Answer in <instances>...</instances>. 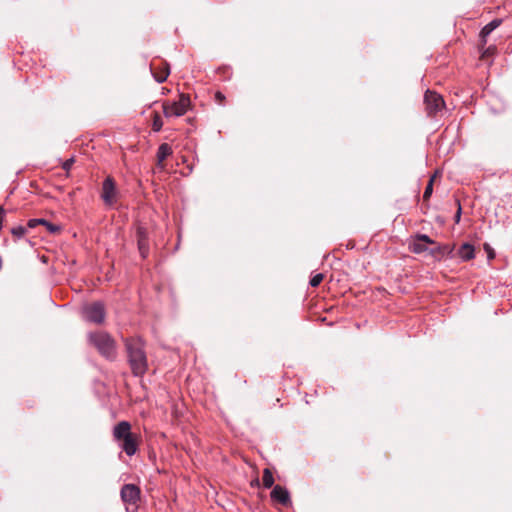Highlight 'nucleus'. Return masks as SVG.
I'll return each mask as SVG.
<instances>
[{
  "instance_id": "9d476101",
  "label": "nucleus",
  "mask_w": 512,
  "mask_h": 512,
  "mask_svg": "<svg viewBox=\"0 0 512 512\" xmlns=\"http://www.w3.org/2000/svg\"><path fill=\"white\" fill-rule=\"evenodd\" d=\"M121 498L123 502L136 505L140 498V489L134 484H126L121 489Z\"/></svg>"
},
{
  "instance_id": "f03ea898",
  "label": "nucleus",
  "mask_w": 512,
  "mask_h": 512,
  "mask_svg": "<svg viewBox=\"0 0 512 512\" xmlns=\"http://www.w3.org/2000/svg\"><path fill=\"white\" fill-rule=\"evenodd\" d=\"M112 435L119 447L128 456H132L138 451L140 436L132 432V426L128 421L117 423L113 427Z\"/></svg>"
},
{
  "instance_id": "a211bd4d",
  "label": "nucleus",
  "mask_w": 512,
  "mask_h": 512,
  "mask_svg": "<svg viewBox=\"0 0 512 512\" xmlns=\"http://www.w3.org/2000/svg\"><path fill=\"white\" fill-rule=\"evenodd\" d=\"M162 127H163V121H162L160 115L157 112H154L153 121H152V129L155 132H158L162 129Z\"/></svg>"
},
{
  "instance_id": "393cba45",
  "label": "nucleus",
  "mask_w": 512,
  "mask_h": 512,
  "mask_svg": "<svg viewBox=\"0 0 512 512\" xmlns=\"http://www.w3.org/2000/svg\"><path fill=\"white\" fill-rule=\"evenodd\" d=\"M483 248H484V251L487 253V256H495V251L494 249L491 247L490 244L488 243H484L483 244Z\"/></svg>"
},
{
  "instance_id": "f257e3e1",
  "label": "nucleus",
  "mask_w": 512,
  "mask_h": 512,
  "mask_svg": "<svg viewBox=\"0 0 512 512\" xmlns=\"http://www.w3.org/2000/svg\"><path fill=\"white\" fill-rule=\"evenodd\" d=\"M128 363L135 376H142L148 369L145 342L141 337H130L124 340Z\"/></svg>"
},
{
  "instance_id": "9b49d317",
  "label": "nucleus",
  "mask_w": 512,
  "mask_h": 512,
  "mask_svg": "<svg viewBox=\"0 0 512 512\" xmlns=\"http://www.w3.org/2000/svg\"><path fill=\"white\" fill-rule=\"evenodd\" d=\"M138 248L141 256H145L149 253V241L147 229L139 226L136 231Z\"/></svg>"
},
{
  "instance_id": "4468645a",
  "label": "nucleus",
  "mask_w": 512,
  "mask_h": 512,
  "mask_svg": "<svg viewBox=\"0 0 512 512\" xmlns=\"http://www.w3.org/2000/svg\"><path fill=\"white\" fill-rule=\"evenodd\" d=\"M502 23V19H494L491 22H489L487 25L483 27V29L480 32L481 36V49L484 48L486 44V37L496 28H498Z\"/></svg>"
},
{
  "instance_id": "5701e85b",
  "label": "nucleus",
  "mask_w": 512,
  "mask_h": 512,
  "mask_svg": "<svg viewBox=\"0 0 512 512\" xmlns=\"http://www.w3.org/2000/svg\"><path fill=\"white\" fill-rule=\"evenodd\" d=\"M214 101L218 104V105H224L225 104V101H226V97L225 95L220 92V91H217L215 92L214 94Z\"/></svg>"
},
{
  "instance_id": "b1692460",
  "label": "nucleus",
  "mask_w": 512,
  "mask_h": 512,
  "mask_svg": "<svg viewBox=\"0 0 512 512\" xmlns=\"http://www.w3.org/2000/svg\"><path fill=\"white\" fill-rule=\"evenodd\" d=\"M43 223H45V219H30L26 228H35L38 225H42Z\"/></svg>"
},
{
  "instance_id": "bb28decb",
  "label": "nucleus",
  "mask_w": 512,
  "mask_h": 512,
  "mask_svg": "<svg viewBox=\"0 0 512 512\" xmlns=\"http://www.w3.org/2000/svg\"><path fill=\"white\" fill-rule=\"evenodd\" d=\"M457 205H458V210L455 215V221L458 223L460 221V217H461V206H460V203L458 200H457Z\"/></svg>"
},
{
  "instance_id": "ddd939ff",
  "label": "nucleus",
  "mask_w": 512,
  "mask_h": 512,
  "mask_svg": "<svg viewBox=\"0 0 512 512\" xmlns=\"http://www.w3.org/2000/svg\"><path fill=\"white\" fill-rule=\"evenodd\" d=\"M172 148L169 144L167 143H162L159 148H158V151H157V167L161 170L165 169V163L164 161L166 160L167 157H169L171 154H172Z\"/></svg>"
},
{
  "instance_id": "412c9836",
  "label": "nucleus",
  "mask_w": 512,
  "mask_h": 512,
  "mask_svg": "<svg viewBox=\"0 0 512 512\" xmlns=\"http://www.w3.org/2000/svg\"><path fill=\"white\" fill-rule=\"evenodd\" d=\"M42 225H44L46 227L47 231H49L51 234H57L61 230L60 226L50 223L46 220H45V223H43Z\"/></svg>"
},
{
  "instance_id": "2eb2a0df",
  "label": "nucleus",
  "mask_w": 512,
  "mask_h": 512,
  "mask_svg": "<svg viewBox=\"0 0 512 512\" xmlns=\"http://www.w3.org/2000/svg\"><path fill=\"white\" fill-rule=\"evenodd\" d=\"M475 252L476 249L473 245L470 243H463L458 250V255L463 257L474 256Z\"/></svg>"
},
{
  "instance_id": "4be33fe9",
  "label": "nucleus",
  "mask_w": 512,
  "mask_h": 512,
  "mask_svg": "<svg viewBox=\"0 0 512 512\" xmlns=\"http://www.w3.org/2000/svg\"><path fill=\"white\" fill-rule=\"evenodd\" d=\"M324 279L323 273H318L310 279V285L312 287H318Z\"/></svg>"
},
{
  "instance_id": "a878e982",
  "label": "nucleus",
  "mask_w": 512,
  "mask_h": 512,
  "mask_svg": "<svg viewBox=\"0 0 512 512\" xmlns=\"http://www.w3.org/2000/svg\"><path fill=\"white\" fill-rule=\"evenodd\" d=\"M73 164H74V158H70L63 163L62 167L64 170L69 171Z\"/></svg>"
},
{
  "instance_id": "dca6fc26",
  "label": "nucleus",
  "mask_w": 512,
  "mask_h": 512,
  "mask_svg": "<svg viewBox=\"0 0 512 512\" xmlns=\"http://www.w3.org/2000/svg\"><path fill=\"white\" fill-rule=\"evenodd\" d=\"M437 177V172L434 173V175L431 176V178L429 179L428 181V184L425 188V191H424V194H423V201L424 202H428L432 193H433V184H434V180L435 178Z\"/></svg>"
},
{
  "instance_id": "f3484780",
  "label": "nucleus",
  "mask_w": 512,
  "mask_h": 512,
  "mask_svg": "<svg viewBox=\"0 0 512 512\" xmlns=\"http://www.w3.org/2000/svg\"><path fill=\"white\" fill-rule=\"evenodd\" d=\"M262 482H263V486L265 488H271L273 486L274 478H273V474L270 471V469H268V468L264 469L263 476H262Z\"/></svg>"
},
{
  "instance_id": "6ab92c4d",
  "label": "nucleus",
  "mask_w": 512,
  "mask_h": 512,
  "mask_svg": "<svg viewBox=\"0 0 512 512\" xmlns=\"http://www.w3.org/2000/svg\"><path fill=\"white\" fill-rule=\"evenodd\" d=\"M26 232L27 228L24 226H17L11 229V234L14 236L15 239L23 237L26 234Z\"/></svg>"
},
{
  "instance_id": "0eeeda50",
  "label": "nucleus",
  "mask_w": 512,
  "mask_h": 512,
  "mask_svg": "<svg viewBox=\"0 0 512 512\" xmlns=\"http://www.w3.org/2000/svg\"><path fill=\"white\" fill-rule=\"evenodd\" d=\"M84 317L95 324L103 323L105 319V308L103 303L94 302L84 307Z\"/></svg>"
},
{
  "instance_id": "7ed1b4c3",
  "label": "nucleus",
  "mask_w": 512,
  "mask_h": 512,
  "mask_svg": "<svg viewBox=\"0 0 512 512\" xmlns=\"http://www.w3.org/2000/svg\"><path fill=\"white\" fill-rule=\"evenodd\" d=\"M409 249L410 252L415 254L429 253L432 255L440 254L442 256L451 254L453 250L450 245H440L424 234L416 235L411 240Z\"/></svg>"
},
{
  "instance_id": "aec40b11",
  "label": "nucleus",
  "mask_w": 512,
  "mask_h": 512,
  "mask_svg": "<svg viewBox=\"0 0 512 512\" xmlns=\"http://www.w3.org/2000/svg\"><path fill=\"white\" fill-rule=\"evenodd\" d=\"M496 51H497L496 46L491 45V46L483 49L482 54H481V58L482 59H487L489 57H492V56H494L496 54Z\"/></svg>"
},
{
  "instance_id": "423d86ee",
  "label": "nucleus",
  "mask_w": 512,
  "mask_h": 512,
  "mask_svg": "<svg viewBox=\"0 0 512 512\" xmlns=\"http://www.w3.org/2000/svg\"><path fill=\"white\" fill-rule=\"evenodd\" d=\"M424 104L429 116H435L445 107V102L441 95L434 91L427 90L424 95Z\"/></svg>"
},
{
  "instance_id": "cd10ccee",
  "label": "nucleus",
  "mask_w": 512,
  "mask_h": 512,
  "mask_svg": "<svg viewBox=\"0 0 512 512\" xmlns=\"http://www.w3.org/2000/svg\"><path fill=\"white\" fill-rule=\"evenodd\" d=\"M47 259L46 257H43L42 260H43V263H47Z\"/></svg>"
},
{
  "instance_id": "39448f33",
  "label": "nucleus",
  "mask_w": 512,
  "mask_h": 512,
  "mask_svg": "<svg viewBox=\"0 0 512 512\" xmlns=\"http://www.w3.org/2000/svg\"><path fill=\"white\" fill-rule=\"evenodd\" d=\"M190 106V97L185 94H181L178 101L169 103L164 102L162 105L163 113L165 117L171 116H182L184 115Z\"/></svg>"
},
{
  "instance_id": "6e6552de",
  "label": "nucleus",
  "mask_w": 512,
  "mask_h": 512,
  "mask_svg": "<svg viewBox=\"0 0 512 512\" xmlns=\"http://www.w3.org/2000/svg\"><path fill=\"white\" fill-rule=\"evenodd\" d=\"M101 198L107 205H113L116 202V184L114 179L110 176H108L102 184Z\"/></svg>"
},
{
  "instance_id": "1a4fd4ad",
  "label": "nucleus",
  "mask_w": 512,
  "mask_h": 512,
  "mask_svg": "<svg viewBox=\"0 0 512 512\" xmlns=\"http://www.w3.org/2000/svg\"><path fill=\"white\" fill-rule=\"evenodd\" d=\"M150 68L155 80L159 83L166 81L170 74L169 64L161 59L152 61Z\"/></svg>"
},
{
  "instance_id": "f8f14e48",
  "label": "nucleus",
  "mask_w": 512,
  "mask_h": 512,
  "mask_svg": "<svg viewBox=\"0 0 512 512\" xmlns=\"http://www.w3.org/2000/svg\"><path fill=\"white\" fill-rule=\"evenodd\" d=\"M271 498L283 506H288L291 504L289 492L280 485L274 486L273 490L271 491Z\"/></svg>"
},
{
  "instance_id": "20e7f679",
  "label": "nucleus",
  "mask_w": 512,
  "mask_h": 512,
  "mask_svg": "<svg viewBox=\"0 0 512 512\" xmlns=\"http://www.w3.org/2000/svg\"><path fill=\"white\" fill-rule=\"evenodd\" d=\"M89 339L102 356L111 360L115 358L116 344L108 333L102 331L91 333Z\"/></svg>"
}]
</instances>
